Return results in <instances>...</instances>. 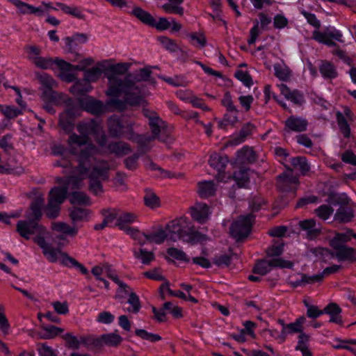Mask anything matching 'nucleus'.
<instances>
[{"label": "nucleus", "mask_w": 356, "mask_h": 356, "mask_svg": "<svg viewBox=\"0 0 356 356\" xmlns=\"http://www.w3.org/2000/svg\"><path fill=\"white\" fill-rule=\"evenodd\" d=\"M63 338L65 341L67 346L73 349H79L80 345L82 343L81 337L79 339L76 337L72 335L71 333L65 334Z\"/></svg>", "instance_id": "nucleus-64"}, {"label": "nucleus", "mask_w": 356, "mask_h": 356, "mask_svg": "<svg viewBox=\"0 0 356 356\" xmlns=\"http://www.w3.org/2000/svg\"><path fill=\"white\" fill-rule=\"evenodd\" d=\"M299 225L302 230L307 232V237L309 239L317 237L321 233V229L316 227V220L314 219L300 221Z\"/></svg>", "instance_id": "nucleus-23"}, {"label": "nucleus", "mask_w": 356, "mask_h": 356, "mask_svg": "<svg viewBox=\"0 0 356 356\" xmlns=\"http://www.w3.org/2000/svg\"><path fill=\"white\" fill-rule=\"evenodd\" d=\"M51 229L70 236H75L78 232V229L76 227L70 226L63 222H52Z\"/></svg>", "instance_id": "nucleus-35"}, {"label": "nucleus", "mask_w": 356, "mask_h": 356, "mask_svg": "<svg viewBox=\"0 0 356 356\" xmlns=\"http://www.w3.org/2000/svg\"><path fill=\"white\" fill-rule=\"evenodd\" d=\"M298 184V178L293 176L292 170L289 173L284 172L277 177V186L282 191L295 190Z\"/></svg>", "instance_id": "nucleus-16"}, {"label": "nucleus", "mask_w": 356, "mask_h": 356, "mask_svg": "<svg viewBox=\"0 0 356 356\" xmlns=\"http://www.w3.org/2000/svg\"><path fill=\"white\" fill-rule=\"evenodd\" d=\"M109 164L105 161H101L95 165L92 171L88 174L90 179L89 190L95 195L103 193V186L101 180H106L108 178Z\"/></svg>", "instance_id": "nucleus-6"}, {"label": "nucleus", "mask_w": 356, "mask_h": 356, "mask_svg": "<svg viewBox=\"0 0 356 356\" xmlns=\"http://www.w3.org/2000/svg\"><path fill=\"white\" fill-rule=\"evenodd\" d=\"M70 217L73 222L88 221L90 211L86 209L74 207L70 211Z\"/></svg>", "instance_id": "nucleus-33"}, {"label": "nucleus", "mask_w": 356, "mask_h": 356, "mask_svg": "<svg viewBox=\"0 0 356 356\" xmlns=\"http://www.w3.org/2000/svg\"><path fill=\"white\" fill-rule=\"evenodd\" d=\"M67 193V187H54L49 194V200L61 204L66 198Z\"/></svg>", "instance_id": "nucleus-31"}, {"label": "nucleus", "mask_w": 356, "mask_h": 356, "mask_svg": "<svg viewBox=\"0 0 356 356\" xmlns=\"http://www.w3.org/2000/svg\"><path fill=\"white\" fill-rule=\"evenodd\" d=\"M102 74V70L98 67H93L85 70L84 79L89 83L97 81Z\"/></svg>", "instance_id": "nucleus-53"}, {"label": "nucleus", "mask_w": 356, "mask_h": 356, "mask_svg": "<svg viewBox=\"0 0 356 356\" xmlns=\"http://www.w3.org/2000/svg\"><path fill=\"white\" fill-rule=\"evenodd\" d=\"M16 231L21 237L26 240H29L31 236L36 235L33 238L35 243H37V238H40L46 242L44 236L48 233L45 227L30 217L28 220H19L16 225Z\"/></svg>", "instance_id": "nucleus-5"}, {"label": "nucleus", "mask_w": 356, "mask_h": 356, "mask_svg": "<svg viewBox=\"0 0 356 356\" xmlns=\"http://www.w3.org/2000/svg\"><path fill=\"white\" fill-rule=\"evenodd\" d=\"M233 177L239 187H245L249 182L248 169L241 168L234 173Z\"/></svg>", "instance_id": "nucleus-44"}, {"label": "nucleus", "mask_w": 356, "mask_h": 356, "mask_svg": "<svg viewBox=\"0 0 356 356\" xmlns=\"http://www.w3.org/2000/svg\"><path fill=\"white\" fill-rule=\"evenodd\" d=\"M36 241L42 249L43 254L50 262L60 261L65 266L76 268L83 275L88 273V270L83 264L70 257L67 253L62 252L59 248H53L51 244L40 238H37Z\"/></svg>", "instance_id": "nucleus-3"}, {"label": "nucleus", "mask_w": 356, "mask_h": 356, "mask_svg": "<svg viewBox=\"0 0 356 356\" xmlns=\"http://www.w3.org/2000/svg\"><path fill=\"white\" fill-rule=\"evenodd\" d=\"M318 70L325 80H332L339 76L337 67L332 62L327 60L320 61Z\"/></svg>", "instance_id": "nucleus-19"}, {"label": "nucleus", "mask_w": 356, "mask_h": 356, "mask_svg": "<svg viewBox=\"0 0 356 356\" xmlns=\"http://www.w3.org/2000/svg\"><path fill=\"white\" fill-rule=\"evenodd\" d=\"M168 238V234L166 231L160 229L156 232H154L149 234H147V242L154 243L156 244H161Z\"/></svg>", "instance_id": "nucleus-42"}, {"label": "nucleus", "mask_w": 356, "mask_h": 356, "mask_svg": "<svg viewBox=\"0 0 356 356\" xmlns=\"http://www.w3.org/2000/svg\"><path fill=\"white\" fill-rule=\"evenodd\" d=\"M42 330L44 332L45 339H52L63 332V328L54 325L42 326Z\"/></svg>", "instance_id": "nucleus-61"}, {"label": "nucleus", "mask_w": 356, "mask_h": 356, "mask_svg": "<svg viewBox=\"0 0 356 356\" xmlns=\"http://www.w3.org/2000/svg\"><path fill=\"white\" fill-rule=\"evenodd\" d=\"M188 227V218L180 217L169 222L166 225L165 231L168 234V238L175 241L184 237Z\"/></svg>", "instance_id": "nucleus-11"}, {"label": "nucleus", "mask_w": 356, "mask_h": 356, "mask_svg": "<svg viewBox=\"0 0 356 356\" xmlns=\"http://www.w3.org/2000/svg\"><path fill=\"white\" fill-rule=\"evenodd\" d=\"M254 216L252 214L241 216L230 227L232 236L237 241L246 237L251 230Z\"/></svg>", "instance_id": "nucleus-9"}, {"label": "nucleus", "mask_w": 356, "mask_h": 356, "mask_svg": "<svg viewBox=\"0 0 356 356\" xmlns=\"http://www.w3.org/2000/svg\"><path fill=\"white\" fill-rule=\"evenodd\" d=\"M235 77L239 80L243 84L250 88L253 85L252 79L250 73L246 70H238L235 72Z\"/></svg>", "instance_id": "nucleus-56"}, {"label": "nucleus", "mask_w": 356, "mask_h": 356, "mask_svg": "<svg viewBox=\"0 0 356 356\" xmlns=\"http://www.w3.org/2000/svg\"><path fill=\"white\" fill-rule=\"evenodd\" d=\"M103 343L105 346L117 347L122 341V337L117 332L102 334Z\"/></svg>", "instance_id": "nucleus-40"}, {"label": "nucleus", "mask_w": 356, "mask_h": 356, "mask_svg": "<svg viewBox=\"0 0 356 356\" xmlns=\"http://www.w3.org/2000/svg\"><path fill=\"white\" fill-rule=\"evenodd\" d=\"M34 61L33 63L38 68L42 70H48L51 69L56 63V60L54 61L51 58L47 57H41L38 56V58H34Z\"/></svg>", "instance_id": "nucleus-50"}, {"label": "nucleus", "mask_w": 356, "mask_h": 356, "mask_svg": "<svg viewBox=\"0 0 356 356\" xmlns=\"http://www.w3.org/2000/svg\"><path fill=\"white\" fill-rule=\"evenodd\" d=\"M90 142V138L84 135H77L76 134H72L68 138V144L70 147L74 145L79 146L88 144Z\"/></svg>", "instance_id": "nucleus-52"}, {"label": "nucleus", "mask_w": 356, "mask_h": 356, "mask_svg": "<svg viewBox=\"0 0 356 356\" xmlns=\"http://www.w3.org/2000/svg\"><path fill=\"white\" fill-rule=\"evenodd\" d=\"M306 321V318L303 316L298 317L296 319V321L293 323H288L287 325L284 326V332L285 336L287 334H293L303 332V325Z\"/></svg>", "instance_id": "nucleus-25"}, {"label": "nucleus", "mask_w": 356, "mask_h": 356, "mask_svg": "<svg viewBox=\"0 0 356 356\" xmlns=\"http://www.w3.org/2000/svg\"><path fill=\"white\" fill-rule=\"evenodd\" d=\"M80 109L76 106L67 108L60 115L59 125L67 132L74 129V119L79 115Z\"/></svg>", "instance_id": "nucleus-13"}, {"label": "nucleus", "mask_w": 356, "mask_h": 356, "mask_svg": "<svg viewBox=\"0 0 356 356\" xmlns=\"http://www.w3.org/2000/svg\"><path fill=\"white\" fill-rule=\"evenodd\" d=\"M79 106L92 114H101L104 112L105 106L102 102L90 96H85L77 99Z\"/></svg>", "instance_id": "nucleus-12"}, {"label": "nucleus", "mask_w": 356, "mask_h": 356, "mask_svg": "<svg viewBox=\"0 0 356 356\" xmlns=\"http://www.w3.org/2000/svg\"><path fill=\"white\" fill-rule=\"evenodd\" d=\"M108 131L111 136L120 138L124 136L127 139L138 143H144L143 136L135 134L133 131V123L124 122L116 116L109 118L108 121Z\"/></svg>", "instance_id": "nucleus-4"}, {"label": "nucleus", "mask_w": 356, "mask_h": 356, "mask_svg": "<svg viewBox=\"0 0 356 356\" xmlns=\"http://www.w3.org/2000/svg\"><path fill=\"white\" fill-rule=\"evenodd\" d=\"M337 120L340 131L346 138L350 136V127L345 116L340 112L337 113Z\"/></svg>", "instance_id": "nucleus-46"}, {"label": "nucleus", "mask_w": 356, "mask_h": 356, "mask_svg": "<svg viewBox=\"0 0 356 356\" xmlns=\"http://www.w3.org/2000/svg\"><path fill=\"white\" fill-rule=\"evenodd\" d=\"M237 157L243 163L252 162L255 160L254 152L252 148L244 147L237 151Z\"/></svg>", "instance_id": "nucleus-48"}, {"label": "nucleus", "mask_w": 356, "mask_h": 356, "mask_svg": "<svg viewBox=\"0 0 356 356\" xmlns=\"http://www.w3.org/2000/svg\"><path fill=\"white\" fill-rule=\"evenodd\" d=\"M144 115L149 120V125L151 128L152 136H146L145 135H140L145 138L143 139L144 143H138L142 147L147 146L151 141L155 138H160L159 134L161 129L164 127V122L159 117L158 114L154 111L144 109Z\"/></svg>", "instance_id": "nucleus-8"}, {"label": "nucleus", "mask_w": 356, "mask_h": 356, "mask_svg": "<svg viewBox=\"0 0 356 356\" xmlns=\"http://www.w3.org/2000/svg\"><path fill=\"white\" fill-rule=\"evenodd\" d=\"M255 130L256 127L253 124L250 122L245 123L242 127L238 135L233 138L232 140V144L239 145L243 143L248 137L253 134Z\"/></svg>", "instance_id": "nucleus-24"}, {"label": "nucleus", "mask_w": 356, "mask_h": 356, "mask_svg": "<svg viewBox=\"0 0 356 356\" xmlns=\"http://www.w3.org/2000/svg\"><path fill=\"white\" fill-rule=\"evenodd\" d=\"M130 67L129 63H118L109 66L106 72L108 87L106 95L114 98L106 104L120 111H124L127 106H138L145 102L142 88L136 84L133 75L128 74L124 78L120 76L124 74Z\"/></svg>", "instance_id": "nucleus-1"}, {"label": "nucleus", "mask_w": 356, "mask_h": 356, "mask_svg": "<svg viewBox=\"0 0 356 356\" xmlns=\"http://www.w3.org/2000/svg\"><path fill=\"white\" fill-rule=\"evenodd\" d=\"M162 8L167 14H177L179 15H183L184 14V8L179 4L170 2L163 4Z\"/></svg>", "instance_id": "nucleus-60"}, {"label": "nucleus", "mask_w": 356, "mask_h": 356, "mask_svg": "<svg viewBox=\"0 0 356 356\" xmlns=\"http://www.w3.org/2000/svg\"><path fill=\"white\" fill-rule=\"evenodd\" d=\"M277 87L285 99L291 102L293 104L300 106L305 104V99L302 92L296 89L291 90L284 83L278 84Z\"/></svg>", "instance_id": "nucleus-14"}, {"label": "nucleus", "mask_w": 356, "mask_h": 356, "mask_svg": "<svg viewBox=\"0 0 356 356\" xmlns=\"http://www.w3.org/2000/svg\"><path fill=\"white\" fill-rule=\"evenodd\" d=\"M133 252L135 258L140 260L145 265L149 264L155 257L153 252L147 251L144 248L134 249Z\"/></svg>", "instance_id": "nucleus-38"}, {"label": "nucleus", "mask_w": 356, "mask_h": 356, "mask_svg": "<svg viewBox=\"0 0 356 356\" xmlns=\"http://www.w3.org/2000/svg\"><path fill=\"white\" fill-rule=\"evenodd\" d=\"M353 238V231L351 229H346L343 233L336 232L334 236L330 241V245L332 248H339L344 246L346 243Z\"/></svg>", "instance_id": "nucleus-22"}, {"label": "nucleus", "mask_w": 356, "mask_h": 356, "mask_svg": "<svg viewBox=\"0 0 356 356\" xmlns=\"http://www.w3.org/2000/svg\"><path fill=\"white\" fill-rule=\"evenodd\" d=\"M290 163L294 168H299L303 175H305L310 170V165L304 156L293 157L290 159Z\"/></svg>", "instance_id": "nucleus-37"}, {"label": "nucleus", "mask_w": 356, "mask_h": 356, "mask_svg": "<svg viewBox=\"0 0 356 356\" xmlns=\"http://www.w3.org/2000/svg\"><path fill=\"white\" fill-rule=\"evenodd\" d=\"M60 204L53 202L50 200L48 201V204L46 207V215L49 218H56L60 213Z\"/></svg>", "instance_id": "nucleus-63"}, {"label": "nucleus", "mask_w": 356, "mask_h": 356, "mask_svg": "<svg viewBox=\"0 0 356 356\" xmlns=\"http://www.w3.org/2000/svg\"><path fill=\"white\" fill-rule=\"evenodd\" d=\"M144 202L147 207L151 209H155L160 207V200L155 193L150 191H147L144 196Z\"/></svg>", "instance_id": "nucleus-51"}, {"label": "nucleus", "mask_w": 356, "mask_h": 356, "mask_svg": "<svg viewBox=\"0 0 356 356\" xmlns=\"http://www.w3.org/2000/svg\"><path fill=\"white\" fill-rule=\"evenodd\" d=\"M70 201L73 204L90 205V197L83 192H73L70 195Z\"/></svg>", "instance_id": "nucleus-43"}, {"label": "nucleus", "mask_w": 356, "mask_h": 356, "mask_svg": "<svg viewBox=\"0 0 356 356\" xmlns=\"http://www.w3.org/2000/svg\"><path fill=\"white\" fill-rule=\"evenodd\" d=\"M209 162V165L212 168L216 169L220 172L225 169L228 162V159L225 156H221L217 153H213L210 156Z\"/></svg>", "instance_id": "nucleus-32"}, {"label": "nucleus", "mask_w": 356, "mask_h": 356, "mask_svg": "<svg viewBox=\"0 0 356 356\" xmlns=\"http://www.w3.org/2000/svg\"><path fill=\"white\" fill-rule=\"evenodd\" d=\"M263 334L266 338L267 336L273 338L279 343H282L286 340V336L283 329H282L280 332L276 329H265L263 331Z\"/></svg>", "instance_id": "nucleus-49"}, {"label": "nucleus", "mask_w": 356, "mask_h": 356, "mask_svg": "<svg viewBox=\"0 0 356 356\" xmlns=\"http://www.w3.org/2000/svg\"><path fill=\"white\" fill-rule=\"evenodd\" d=\"M138 216L134 213L123 212L118 216L117 218L116 225L120 229L125 230L129 228L128 225L137 221Z\"/></svg>", "instance_id": "nucleus-28"}, {"label": "nucleus", "mask_w": 356, "mask_h": 356, "mask_svg": "<svg viewBox=\"0 0 356 356\" xmlns=\"http://www.w3.org/2000/svg\"><path fill=\"white\" fill-rule=\"evenodd\" d=\"M132 14L140 20L143 24L148 26L153 24L154 17L148 12L144 10L141 8L136 7L132 10Z\"/></svg>", "instance_id": "nucleus-39"}, {"label": "nucleus", "mask_w": 356, "mask_h": 356, "mask_svg": "<svg viewBox=\"0 0 356 356\" xmlns=\"http://www.w3.org/2000/svg\"><path fill=\"white\" fill-rule=\"evenodd\" d=\"M10 2L17 8L20 15H35L41 17L44 15V10L41 7H35L20 0H10Z\"/></svg>", "instance_id": "nucleus-18"}, {"label": "nucleus", "mask_w": 356, "mask_h": 356, "mask_svg": "<svg viewBox=\"0 0 356 356\" xmlns=\"http://www.w3.org/2000/svg\"><path fill=\"white\" fill-rule=\"evenodd\" d=\"M151 74L152 70L150 67L141 68L136 73L134 76H133V80L137 85L138 82L148 81L151 76Z\"/></svg>", "instance_id": "nucleus-58"}, {"label": "nucleus", "mask_w": 356, "mask_h": 356, "mask_svg": "<svg viewBox=\"0 0 356 356\" xmlns=\"http://www.w3.org/2000/svg\"><path fill=\"white\" fill-rule=\"evenodd\" d=\"M308 122L306 119L291 115L284 122V130L286 132H302L307 130Z\"/></svg>", "instance_id": "nucleus-15"}, {"label": "nucleus", "mask_w": 356, "mask_h": 356, "mask_svg": "<svg viewBox=\"0 0 356 356\" xmlns=\"http://www.w3.org/2000/svg\"><path fill=\"white\" fill-rule=\"evenodd\" d=\"M134 240L137 241L140 245H143L147 241V234L141 232L138 229L134 227H129L126 232Z\"/></svg>", "instance_id": "nucleus-55"}, {"label": "nucleus", "mask_w": 356, "mask_h": 356, "mask_svg": "<svg viewBox=\"0 0 356 356\" xmlns=\"http://www.w3.org/2000/svg\"><path fill=\"white\" fill-rule=\"evenodd\" d=\"M354 218L353 209L341 206L336 211L334 219L340 223H347Z\"/></svg>", "instance_id": "nucleus-27"}, {"label": "nucleus", "mask_w": 356, "mask_h": 356, "mask_svg": "<svg viewBox=\"0 0 356 356\" xmlns=\"http://www.w3.org/2000/svg\"><path fill=\"white\" fill-rule=\"evenodd\" d=\"M97 149L92 144L82 149L79 156V165L72 168L71 161L62 157L58 161L55 165L63 167L65 169V173L71 174L67 179V183H70L72 179H76L79 181L83 179L88 172V170L92 164L95 161L94 155L97 153Z\"/></svg>", "instance_id": "nucleus-2"}, {"label": "nucleus", "mask_w": 356, "mask_h": 356, "mask_svg": "<svg viewBox=\"0 0 356 356\" xmlns=\"http://www.w3.org/2000/svg\"><path fill=\"white\" fill-rule=\"evenodd\" d=\"M238 113L227 112L224 115L223 119L219 122L221 129H225L228 125L234 126L238 122Z\"/></svg>", "instance_id": "nucleus-47"}, {"label": "nucleus", "mask_w": 356, "mask_h": 356, "mask_svg": "<svg viewBox=\"0 0 356 356\" xmlns=\"http://www.w3.org/2000/svg\"><path fill=\"white\" fill-rule=\"evenodd\" d=\"M275 76L282 81H289L292 76L290 68L284 63H275L273 65Z\"/></svg>", "instance_id": "nucleus-29"}, {"label": "nucleus", "mask_w": 356, "mask_h": 356, "mask_svg": "<svg viewBox=\"0 0 356 356\" xmlns=\"http://www.w3.org/2000/svg\"><path fill=\"white\" fill-rule=\"evenodd\" d=\"M334 209L329 205L323 204L315 210L316 215L321 219L325 220L333 213Z\"/></svg>", "instance_id": "nucleus-59"}, {"label": "nucleus", "mask_w": 356, "mask_h": 356, "mask_svg": "<svg viewBox=\"0 0 356 356\" xmlns=\"http://www.w3.org/2000/svg\"><path fill=\"white\" fill-rule=\"evenodd\" d=\"M335 253H331L332 257H336L338 261H356V249L348 246H341L339 248H333Z\"/></svg>", "instance_id": "nucleus-21"}, {"label": "nucleus", "mask_w": 356, "mask_h": 356, "mask_svg": "<svg viewBox=\"0 0 356 356\" xmlns=\"http://www.w3.org/2000/svg\"><path fill=\"white\" fill-rule=\"evenodd\" d=\"M65 40L66 44L70 49H72L74 47V45L76 44V42L82 44L86 42L88 40V37L83 33H79L73 35L72 38L67 37L65 38Z\"/></svg>", "instance_id": "nucleus-62"}, {"label": "nucleus", "mask_w": 356, "mask_h": 356, "mask_svg": "<svg viewBox=\"0 0 356 356\" xmlns=\"http://www.w3.org/2000/svg\"><path fill=\"white\" fill-rule=\"evenodd\" d=\"M44 200L42 197H38L31 204V214L29 216L31 219L38 221L42 216V209L44 206Z\"/></svg>", "instance_id": "nucleus-34"}, {"label": "nucleus", "mask_w": 356, "mask_h": 356, "mask_svg": "<svg viewBox=\"0 0 356 356\" xmlns=\"http://www.w3.org/2000/svg\"><path fill=\"white\" fill-rule=\"evenodd\" d=\"M216 191L213 181H204L198 183V194L202 198L213 196Z\"/></svg>", "instance_id": "nucleus-30"}, {"label": "nucleus", "mask_w": 356, "mask_h": 356, "mask_svg": "<svg viewBox=\"0 0 356 356\" xmlns=\"http://www.w3.org/2000/svg\"><path fill=\"white\" fill-rule=\"evenodd\" d=\"M77 131L81 135L93 136L97 143L102 147L106 143V136L103 131V127L99 122L90 120L79 122L76 126Z\"/></svg>", "instance_id": "nucleus-7"}, {"label": "nucleus", "mask_w": 356, "mask_h": 356, "mask_svg": "<svg viewBox=\"0 0 356 356\" xmlns=\"http://www.w3.org/2000/svg\"><path fill=\"white\" fill-rule=\"evenodd\" d=\"M47 6L54 10H62L64 13L70 15L79 19H84V14L80 8L75 6H67L63 3L56 2L55 6H51L50 3L46 4Z\"/></svg>", "instance_id": "nucleus-20"}, {"label": "nucleus", "mask_w": 356, "mask_h": 356, "mask_svg": "<svg viewBox=\"0 0 356 356\" xmlns=\"http://www.w3.org/2000/svg\"><path fill=\"white\" fill-rule=\"evenodd\" d=\"M92 89V86L84 79L83 80L76 81L70 88V92L76 96H86V94Z\"/></svg>", "instance_id": "nucleus-26"}, {"label": "nucleus", "mask_w": 356, "mask_h": 356, "mask_svg": "<svg viewBox=\"0 0 356 356\" xmlns=\"http://www.w3.org/2000/svg\"><path fill=\"white\" fill-rule=\"evenodd\" d=\"M108 149L118 156L127 154L131 150L129 146L124 142L111 143L108 144Z\"/></svg>", "instance_id": "nucleus-36"}, {"label": "nucleus", "mask_w": 356, "mask_h": 356, "mask_svg": "<svg viewBox=\"0 0 356 356\" xmlns=\"http://www.w3.org/2000/svg\"><path fill=\"white\" fill-rule=\"evenodd\" d=\"M127 302L130 305V307L124 309L128 313L137 314L139 312L141 305L139 297L134 292H131Z\"/></svg>", "instance_id": "nucleus-41"}, {"label": "nucleus", "mask_w": 356, "mask_h": 356, "mask_svg": "<svg viewBox=\"0 0 356 356\" xmlns=\"http://www.w3.org/2000/svg\"><path fill=\"white\" fill-rule=\"evenodd\" d=\"M293 266V263L289 261L281 258H270L258 261L254 267V272L264 275L270 272L273 268H291Z\"/></svg>", "instance_id": "nucleus-10"}, {"label": "nucleus", "mask_w": 356, "mask_h": 356, "mask_svg": "<svg viewBox=\"0 0 356 356\" xmlns=\"http://www.w3.org/2000/svg\"><path fill=\"white\" fill-rule=\"evenodd\" d=\"M0 111L7 119H13L23 114L22 109L3 104H0Z\"/></svg>", "instance_id": "nucleus-45"}, {"label": "nucleus", "mask_w": 356, "mask_h": 356, "mask_svg": "<svg viewBox=\"0 0 356 356\" xmlns=\"http://www.w3.org/2000/svg\"><path fill=\"white\" fill-rule=\"evenodd\" d=\"M191 216L192 218L202 224L207 222L209 218L210 212L209 207L205 203H196L191 207Z\"/></svg>", "instance_id": "nucleus-17"}, {"label": "nucleus", "mask_w": 356, "mask_h": 356, "mask_svg": "<svg viewBox=\"0 0 356 356\" xmlns=\"http://www.w3.org/2000/svg\"><path fill=\"white\" fill-rule=\"evenodd\" d=\"M221 104L226 108L227 112L239 113V110L234 104L232 95L229 92H226L221 100Z\"/></svg>", "instance_id": "nucleus-57"}, {"label": "nucleus", "mask_w": 356, "mask_h": 356, "mask_svg": "<svg viewBox=\"0 0 356 356\" xmlns=\"http://www.w3.org/2000/svg\"><path fill=\"white\" fill-rule=\"evenodd\" d=\"M135 334L137 337L142 339L149 341L150 342H156L161 339V337L157 334L148 332L143 329H137L135 330Z\"/></svg>", "instance_id": "nucleus-54"}]
</instances>
